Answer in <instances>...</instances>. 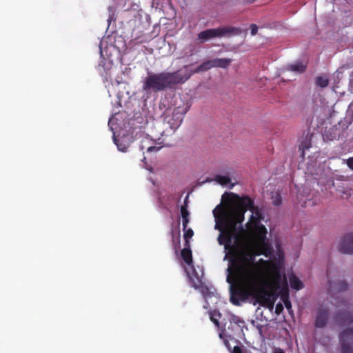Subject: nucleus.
<instances>
[{
    "instance_id": "nucleus-29",
    "label": "nucleus",
    "mask_w": 353,
    "mask_h": 353,
    "mask_svg": "<svg viewBox=\"0 0 353 353\" xmlns=\"http://www.w3.org/2000/svg\"><path fill=\"white\" fill-rule=\"evenodd\" d=\"M183 219V230H185L188 227V224L190 221L189 218H182Z\"/></svg>"
},
{
    "instance_id": "nucleus-21",
    "label": "nucleus",
    "mask_w": 353,
    "mask_h": 353,
    "mask_svg": "<svg viewBox=\"0 0 353 353\" xmlns=\"http://www.w3.org/2000/svg\"><path fill=\"white\" fill-rule=\"evenodd\" d=\"M183 231H184L183 237L185 239V246L190 247L189 239H191L193 236L194 231L191 228H189V229L186 228L185 230H183Z\"/></svg>"
},
{
    "instance_id": "nucleus-25",
    "label": "nucleus",
    "mask_w": 353,
    "mask_h": 353,
    "mask_svg": "<svg viewBox=\"0 0 353 353\" xmlns=\"http://www.w3.org/2000/svg\"><path fill=\"white\" fill-rule=\"evenodd\" d=\"M283 310V305L281 303H278L276 305V308H275V312L277 314H279Z\"/></svg>"
},
{
    "instance_id": "nucleus-33",
    "label": "nucleus",
    "mask_w": 353,
    "mask_h": 353,
    "mask_svg": "<svg viewBox=\"0 0 353 353\" xmlns=\"http://www.w3.org/2000/svg\"><path fill=\"white\" fill-rule=\"evenodd\" d=\"M177 243H178V245L180 244V232H178Z\"/></svg>"
},
{
    "instance_id": "nucleus-22",
    "label": "nucleus",
    "mask_w": 353,
    "mask_h": 353,
    "mask_svg": "<svg viewBox=\"0 0 353 353\" xmlns=\"http://www.w3.org/2000/svg\"><path fill=\"white\" fill-rule=\"evenodd\" d=\"M215 181L222 185H228L230 182V179L227 176L216 175Z\"/></svg>"
},
{
    "instance_id": "nucleus-35",
    "label": "nucleus",
    "mask_w": 353,
    "mask_h": 353,
    "mask_svg": "<svg viewBox=\"0 0 353 353\" xmlns=\"http://www.w3.org/2000/svg\"><path fill=\"white\" fill-rule=\"evenodd\" d=\"M104 73H105V77L107 78V76L108 75V72L105 69H104Z\"/></svg>"
},
{
    "instance_id": "nucleus-9",
    "label": "nucleus",
    "mask_w": 353,
    "mask_h": 353,
    "mask_svg": "<svg viewBox=\"0 0 353 353\" xmlns=\"http://www.w3.org/2000/svg\"><path fill=\"white\" fill-rule=\"evenodd\" d=\"M230 325L228 327L230 334L239 335L243 332L245 322L239 316L232 314L229 319Z\"/></svg>"
},
{
    "instance_id": "nucleus-19",
    "label": "nucleus",
    "mask_w": 353,
    "mask_h": 353,
    "mask_svg": "<svg viewBox=\"0 0 353 353\" xmlns=\"http://www.w3.org/2000/svg\"><path fill=\"white\" fill-rule=\"evenodd\" d=\"M315 83L316 86L324 88L328 85L329 79L326 76H320L316 78Z\"/></svg>"
},
{
    "instance_id": "nucleus-12",
    "label": "nucleus",
    "mask_w": 353,
    "mask_h": 353,
    "mask_svg": "<svg viewBox=\"0 0 353 353\" xmlns=\"http://www.w3.org/2000/svg\"><path fill=\"white\" fill-rule=\"evenodd\" d=\"M280 290L281 291V299L287 310L290 312L292 310V304L289 299L288 283L286 281H285L283 287L281 286L279 290Z\"/></svg>"
},
{
    "instance_id": "nucleus-18",
    "label": "nucleus",
    "mask_w": 353,
    "mask_h": 353,
    "mask_svg": "<svg viewBox=\"0 0 353 353\" xmlns=\"http://www.w3.org/2000/svg\"><path fill=\"white\" fill-rule=\"evenodd\" d=\"M181 254L182 259L188 265H190L192 263V251L190 247L185 246L181 250Z\"/></svg>"
},
{
    "instance_id": "nucleus-15",
    "label": "nucleus",
    "mask_w": 353,
    "mask_h": 353,
    "mask_svg": "<svg viewBox=\"0 0 353 353\" xmlns=\"http://www.w3.org/2000/svg\"><path fill=\"white\" fill-rule=\"evenodd\" d=\"M225 329L223 330L221 332L219 333V337L223 341V343L225 346L228 348V350L230 352L232 348V346L230 344V341H234L236 342V341L234 339V338L231 334H227L225 332Z\"/></svg>"
},
{
    "instance_id": "nucleus-26",
    "label": "nucleus",
    "mask_w": 353,
    "mask_h": 353,
    "mask_svg": "<svg viewBox=\"0 0 353 353\" xmlns=\"http://www.w3.org/2000/svg\"><path fill=\"white\" fill-rule=\"evenodd\" d=\"M231 353H243L241 347L235 345L230 351Z\"/></svg>"
},
{
    "instance_id": "nucleus-6",
    "label": "nucleus",
    "mask_w": 353,
    "mask_h": 353,
    "mask_svg": "<svg viewBox=\"0 0 353 353\" xmlns=\"http://www.w3.org/2000/svg\"><path fill=\"white\" fill-rule=\"evenodd\" d=\"M243 30L240 28L232 26H223L217 28L207 29L201 31L197 35V39L201 43H203L209 39L223 37L240 35Z\"/></svg>"
},
{
    "instance_id": "nucleus-27",
    "label": "nucleus",
    "mask_w": 353,
    "mask_h": 353,
    "mask_svg": "<svg viewBox=\"0 0 353 353\" xmlns=\"http://www.w3.org/2000/svg\"><path fill=\"white\" fill-rule=\"evenodd\" d=\"M346 163L349 168L353 170V157L347 159Z\"/></svg>"
},
{
    "instance_id": "nucleus-14",
    "label": "nucleus",
    "mask_w": 353,
    "mask_h": 353,
    "mask_svg": "<svg viewBox=\"0 0 353 353\" xmlns=\"http://www.w3.org/2000/svg\"><path fill=\"white\" fill-rule=\"evenodd\" d=\"M212 68H227L232 62L231 59L216 58L210 60Z\"/></svg>"
},
{
    "instance_id": "nucleus-20",
    "label": "nucleus",
    "mask_w": 353,
    "mask_h": 353,
    "mask_svg": "<svg viewBox=\"0 0 353 353\" xmlns=\"http://www.w3.org/2000/svg\"><path fill=\"white\" fill-rule=\"evenodd\" d=\"M221 313L217 310H213L210 312V320L217 327H219V319L221 318Z\"/></svg>"
},
{
    "instance_id": "nucleus-24",
    "label": "nucleus",
    "mask_w": 353,
    "mask_h": 353,
    "mask_svg": "<svg viewBox=\"0 0 353 353\" xmlns=\"http://www.w3.org/2000/svg\"><path fill=\"white\" fill-rule=\"evenodd\" d=\"M250 30H251V34L252 36L256 34L258 32V26L256 24H251L250 25Z\"/></svg>"
},
{
    "instance_id": "nucleus-34",
    "label": "nucleus",
    "mask_w": 353,
    "mask_h": 353,
    "mask_svg": "<svg viewBox=\"0 0 353 353\" xmlns=\"http://www.w3.org/2000/svg\"><path fill=\"white\" fill-rule=\"evenodd\" d=\"M117 146H118L119 150H121L123 152L125 151V148H121L118 144H117Z\"/></svg>"
},
{
    "instance_id": "nucleus-5",
    "label": "nucleus",
    "mask_w": 353,
    "mask_h": 353,
    "mask_svg": "<svg viewBox=\"0 0 353 353\" xmlns=\"http://www.w3.org/2000/svg\"><path fill=\"white\" fill-rule=\"evenodd\" d=\"M336 321L340 324H353L352 314L347 311L339 312ZM339 341L341 345V353H353V328L344 330L339 334Z\"/></svg>"
},
{
    "instance_id": "nucleus-10",
    "label": "nucleus",
    "mask_w": 353,
    "mask_h": 353,
    "mask_svg": "<svg viewBox=\"0 0 353 353\" xmlns=\"http://www.w3.org/2000/svg\"><path fill=\"white\" fill-rule=\"evenodd\" d=\"M339 250L343 254H353V232L344 236L340 243Z\"/></svg>"
},
{
    "instance_id": "nucleus-23",
    "label": "nucleus",
    "mask_w": 353,
    "mask_h": 353,
    "mask_svg": "<svg viewBox=\"0 0 353 353\" xmlns=\"http://www.w3.org/2000/svg\"><path fill=\"white\" fill-rule=\"evenodd\" d=\"M188 197L184 201V204L181 207V215L182 218H189L190 212L188 210Z\"/></svg>"
},
{
    "instance_id": "nucleus-30",
    "label": "nucleus",
    "mask_w": 353,
    "mask_h": 353,
    "mask_svg": "<svg viewBox=\"0 0 353 353\" xmlns=\"http://www.w3.org/2000/svg\"><path fill=\"white\" fill-rule=\"evenodd\" d=\"M273 203L274 205H279L281 203V199L279 197V198H277L274 201H273Z\"/></svg>"
},
{
    "instance_id": "nucleus-31",
    "label": "nucleus",
    "mask_w": 353,
    "mask_h": 353,
    "mask_svg": "<svg viewBox=\"0 0 353 353\" xmlns=\"http://www.w3.org/2000/svg\"><path fill=\"white\" fill-rule=\"evenodd\" d=\"M274 353H285V352L281 348H276Z\"/></svg>"
},
{
    "instance_id": "nucleus-3",
    "label": "nucleus",
    "mask_w": 353,
    "mask_h": 353,
    "mask_svg": "<svg viewBox=\"0 0 353 353\" xmlns=\"http://www.w3.org/2000/svg\"><path fill=\"white\" fill-rule=\"evenodd\" d=\"M255 264V268L261 275L263 289L260 291L263 294H268L270 296L269 299L272 303V305H263L259 303L263 307L272 309L276 300V293L281 288L282 277L280 273L281 263L279 259L274 261L264 260L261 259Z\"/></svg>"
},
{
    "instance_id": "nucleus-1",
    "label": "nucleus",
    "mask_w": 353,
    "mask_h": 353,
    "mask_svg": "<svg viewBox=\"0 0 353 353\" xmlns=\"http://www.w3.org/2000/svg\"><path fill=\"white\" fill-rule=\"evenodd\" d=\"M250 234L254 239L252 245L242 243V236L228 247L233 250L227 269V282L230 285V301L234 305H240L241 301L252 297L258 303L270 305L272 304L268 298L270 296L260 291L263 289L261 275L255 268L254 261L256 256H270L273 248L266 241L265 227H261V231Z\"/></svg>"
},
{
    "instance_id": "nucleus-28",
    "label": "nucleus",
    "mask_w": 353,
    "mask_h": 353,
    "mask_svg": "<svg viewBox=\"0 0 353 353\" xmlns=\"http://www.w3.org/2000/svg\"><path fill=\"white\" fill-rule=\"evenodd\" d=\"M161 149V147L150 146L147 149L148 152H157Z\"/></svg>"
},
{
    "instance_id": "nucleus-17",
    "label": "nucleus",
    "mask_w": 353,
    "mask_h": 353,
    "mask_svg": "<svg viewBox=\"0 0 353 353\" xmlns=\"http://www.w3.org/2000/svg\"><path fill=\"white\" fill-rule=\"evenodd\" d=\"M290 284L292 288L296 290H300L303 288L304 285L302 281L295 275L292 274L289 278Z\"/></svg>"
},
{
    "instance_id": "nucleus-7",
    "label": "nucleus",
    "mask_w": 353,
    "mask_h": 353,
    "mask_svg": "<svg viewBox=\"0 0 353 353\" xmlns=\"http://www.w3.org/2000/svg\"><path fill=\"white\" fill-rule=\"evenodd\" d=\"M212 68L210 60L203 62L196 68L194 70H189L188 65H185L181 70V81L184 83L188 81L192 75L196 73L207 71Z\"/></svg>"
},
{
    "instance_id": "nucleus-11",
    "label": "nucleus",
    "mask_w": 353,
    "mask_h": 353,
    "mask_svg": "<svg viewBox=\"0 0 353 353\" xmlns=\"http://www.w3.org/2000/svg\"><path fill=\"white\" fill-rule=\"evenodd\" d=\"M328 310L327 309L320 308L317 312L315 320V327L317 328L325 327L327 323Z\"/></svg>"
},
{
    "instance_id": "nucleus-8",
    "label": "nucleus",
    "mask_w": 353,
    "mask_h": 353,
    "mask_svg": "<svg viewBox=\"0 0 353 353\" xmlns=\"http://www.w3.org/2000/svg\"><path fill=\"white\" fill-rule=\"evenodd\" d=\"M187 111V108H181L179 106L174 109L171 116L166 117L168 123L172 129L175 130L180 126Z\"/></svg>"
},
{
    "instance_id": "nucleus-16",
    "label": "nucleus",
    "mask_w": 353,
    "mask_h": 353,
    "mask_svg": "<svg viewBox=\"0 0 353 353\" xmlns=\"http://www.w3.org/2000/svg\"><path fill=\"white\" fill-rule=\"evenodd\" d=\"M330 287L332 290H338L339 292L345 291L347 289L348 285L344 281H338L337 282L329 280Z\"/></svg>"
},
{
    "instance_id": "nucleus-13",
    "label": "nucleus",
    "mask_w": 353,
    "mask_h": 353,
    "mask_svg": "<svg viewBox=\"0 0 353 353\" xmlns=\"http://www.w3.org/2000/svg\"><path fill=\"white\" fill-rule=\"evenodd\" d=\"M307 68V64L303 61H296L293 63L289 64L287 66V70L294 72L295 73L302 74Z\"/></svg>"
},
{
    "instance_id": "nucleus-2",
    "label": "nucleus",
    "mask_w": 353,
    "mask_h": 353,
    "mask_svg": "<svg viewBox=\"0 0 353 353\" xmlns=\"http://www.w3.org/2000/svg\"><path fill=\"white\" fill-rule=\"evenodd\" d=\"M222 201L225 202L223 207L217 205L213 210L216 219L214 228L220 231L218 241L225 245V248L230 246L232 240L239 241L245 232L242 223L247 210L252 212L247 229L250 234L261 231V227H265L261 221L264 219L263 209L254 205V199L248 196H239L234 192L225 193Z\"/></svg>"
},
{
    "instance_id": "nucleus-32",
    "label": "nucleus",
    "mask_w": 353,
    "mask_h": 353,
    "mask_svg": "<svg viewBox=\"0 0 353 353\" xmlns=\"http://www.w3.org/2000/svg\"><path fill=\"white\" fill-rule=\"evenodd\" d=\"M101 68H104L103 65H102L101 63H100V64L99 65V71H100L101 75V76H103V75H104V74H103V72L101 71Z\"/></svg>"
},
{
    "instance_id": "nucleus-4",
    "label": "nucleus",
    "mask_w": 353,
    "mask_h": 353,
    "mask_svg": "<svg viewBox=\"0 0 353 353\" xmlns=\"http://www.w3.org/2000/svg\"><path fill=\"white\" fill-rule=\"evenodd\" d=\"M181 79L179 70L173 72L151 73L143 80L142 88L145 92H158L183 83Z\"/></svg>"
}]
</instances>
